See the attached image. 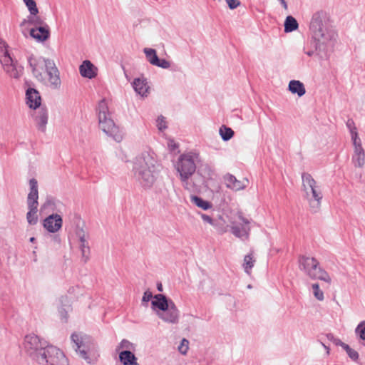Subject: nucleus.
Returning a JSON list of instances; mask_svg holds the SVG:
<instances>
[{
  "instance_id": "aec40b11",
  "label": "nucleus",
  "mask_w": 365,
  "mask_h": 365,
  "mask_svg": "<svg viewBox=\"0 0 365 365\" xmlns=\"http://www.w3.org/2000/svg\"><path fill=\"white\" fill-rule=\"evenodd\" d=\"M208 180L204 178L202 176L197 175V172L188 180L190 187L185 188L188 190H197L201 188L202 186L206 185Z\"/></svg>"
},
{
  "instance_id": "f3484780",
  "label": "nucleus",
  "mask_w": 365,
  "mask_h": 365,
  "mask_svg": "<svg viewBox=\"0 0 365 365\" xmlns=\"http://www.w3.org/2000/svg\"><path fill=\"white\" fill-rule=\"evenodd\" d=\"M79 72L81 76L92 79L97 76V68L89 61L85 60L79 66Z\"/></svg>"
},
{
  "instance_id": "de8ad7c7",
  "label": "nucleus",
  "mask_w": 365,
  "mask_h": 365,
  "mask_svg": "<svg viewBox=\"0 0 365 365\" xmlns=\"http://www.w3.org/2000/svg\"><path fill=\"white\" fill-rule=\"evenodd\" d=\"M351 137V140H352L354 147H355V146L359 147V146L361 145V141L360 138L359 137L357 132H352Z\"/></svg>"
},
{
  "instance_id": "1a4fd4ad",
  "label": "nucleus",
  "mask_w": 365,
  "mask_h": 365,
  "mask_svg": "<svg viewBox=\"0 0 365 365\" xmlns=\"http://www.w3.org/2000/svg\"><path fill=\"white\" fill-rule=\"evenodd\" d=\"M71 339L74 344L75 350L79 356L87 363L91 364L92 360L89 355L96 349L93 339L87 334L74 332L71 334Z\"/></svg>"
},
{
  "instance_id": "bf43d9fd",
  "label": "nucleus",
  "mask_w": 365,
  "mask_h": 365,
  "mask_svg": "<svg viewBox=\"0 0 365 365\" xmlns=\"http://www.w3.org/2000/svg\"><path fill=\"white\" fill-rule=\"evenodd\" d=\"M327 338L329 341H332V342H334V340H335V339H336V337H334V336L331 333H329V334H327Z\"/></svg>"
},
{
  "instance_id": "dca6fc26",
  "label": "nucleus",
  "mask_w": 365,
  "mask_h": 365,
  "mask_svg": "<svg viewBox=\"0 0 365 365\" xmlns=\"http://www.w3.org/2000/svg\"><path fill=\"white\" fill-rule=\"evenodd\" d=\"M38 108L35 115V121L36 122L38 129L44 133L48 119V110L46 106H40Z\"/></svg>"
},
{
  "instance_id": "ea45409f",
  "label": "nucleus",
  "mask_w": 365,
  "mask_h": 365,
  "mask_svg": "<svg viewBox=\"0 0 365 365\" xmlns=\"http://www.w3.org/2000/svg\"><path fill=\"white\" fill-rule=\"evenodd\" d=\"M312 289L314 296L319 301L324 300V292L319 289V285L318 283H314L312 284Z\"/></svg>"
},
{
  "instance_id": "ddd939ff",
  "label": "nucleus",
  "mask_w": 365,
  "mask_h": 365,
  "mask_svg": "<svg viewBox=\"0 0 365 365\" xmlns=\"http://www.w3.org/2000/svg\"><path fill=\"white\" fill-rule=\"evenodd\" d=\"M45 71L51 85L54 88H58L61 86L60 73L53 60L48 61Z\"/></svg>"
},
{
  "instance_id": "09e8293b",
  "label": "nucleus",
  "mask_w": 365,
  "mask_h": 365,
  "mask_svg": "<svg viewBox=\"0 0 365 365\" xmlns=\"http://www.w3.org/2000/svg\"><path fill=\"white\" fill-rule=\"evenodd\" d=\"M346 127L350 131V133L351 134L352 132H357L356 128L355 126L354 121L351 118H349L346 123Z\"/></svg>"
},
{
  "instance_id": "338daca9",
  "label": "nucleus",
  "mask_w": 365,
  "mask_h": 365,
  "mask_svg": "<svg viewBox=\"0 0 365 365\" xmlns=\"http://www.w3.org/2000/svg\"><path fill=\"white\" fill-rule=\"evenodd\" d=\"M22 34H23L25 36H26V35H27V34H26V32L24 30H23V31H22Z\"/></svg>"
},
{
  "instance_id": "4468645a",
  "label": "nucleus",
  "mask_w": 365,
  "mask_h": 365,
  "mask_svg": "<svg viewBox=\"0 0 365 365\" xmlns=\"http://www.w3.org/2000/svg\"><path fill=\"white\" fill-rule=\"evenodd\" d=\"M26 99L28 106L34 110L41 106V98L39 92L34 88H28L26 91Z\"/></svg>"
},
{
  "instance_id": "49530a36",
  "label": "nucleus",
  "mask_w": 365,
  "mask_h": 365,
  "mask_svg": "<svg viewBox=\"0 0 365 365\" xmlns=\"http://www.w3.org/2000/svg\"><path fill=\"white\" fill-rule=\"evenodd\" d=\"M188 344H189V341L187 339H183L182 340L181 344L178 348L179 351L181 354H186V353L187 352V350H188Z\"/></svg>"
},
{
  "instance_id": "c9c22d12",
  "label": "nucleus",
  "mask_w": 365,
  "mask_h": 365,
  "mask_svg": "<svg viewBox=\"0 0 365 365\" xmlns=\"http://www.w3.org/2000/svg\"><path fill=\"white\" fill-rule=\"evenodd\" d=\"M352 162L355 167H363L365 163V153L354 154L352 156Z\"/></svg>"
},
{
  "instance_id": "72a5a7b5",
  "label": "nucleus",
  "mask_w": 365,
  "mask_h": 365,
  "mask_svg": "<svg viewBox=\"0 0 365 365\" xmlns=\"http://www.w3.org/2000/svg\"><path fill=\"white\" fill-rule=\"evenodd\" d=\"M219 133H220V135L222 139L224 141H228L233 137V135L235 134V133L232 128H230L225 125H222L220 128Z\"/></svg>"
},
{
  "instance_id": "4d7b16f0",
  "label": "nucleus",
  "mask_w": 365,
  "mask_h": 365,
  "mask_svg": "<svg viewBox=\"0 0 365 365\" xmlns=\"http://www.w3.org/2000/svg\"><path fill=\"white\" fill-rule=\"evenodd\" d=\"M51 238H52V240L55 243H56V244H60L61 243V238H60L58 235H55L52 236Z\"/></svg>"
},
{
  "instance_id": "4be33fe9",
  "label": "nucleus",
  "mask_w": 365,
  "mask_h": 365,
  "mask_svg": "<svg viewBox=\"0 0 365 365\" xmlns=\"http://www.w3.org/2000/svg\"><path fill=\"white\" fill-rule=\"evenodd\" d=\"M119 360L123 365H139L136 356L130 350L121 351L119 353Z\"/></svg>"
},
{
  "instance_id": "864d4df0",
  "label": "nucleus",
  "mask_w": 365,
  "mask_h": 365,
  "mask_svg": "<svg viewBox=\"0 0 365 365\" xmlns=\"http://www.w3.org/2000/svg\"><path fill=\"white\" fill-rule=\"evenodd\" d=\"M219 234H223L227 232V227L219 221H217V226H213Z\"/></svg>"
},
{
  "instance_id": "603ef678",
  "label": "nucleus",
  "mask_w": 365,
  "mask_h": 365,
  "mask_svg": "<svg viewBox=\"0 0 365 365\" xmlns=\"http://www.w3.org/2000/svg\"><path fill=\"white\" fill-rule=\"evenodd\" d=\"M130 345H131V343L129 341H128L126 339H123L121 341V342L119 344V345L117 346L116 351H118L120 349H123V348L129 349Z\"/></svg>"
},
{
  "instance_id": "c03bdc74",
  "label": "nucleus",
  "mask_w": 365,
  "mask_h": 365,
  "mask_svg": "<svg viewBox=\"0 0 365 365\" xmlns=\"http://www.w3.org/2000/svg\"><path fill=\"white\" fill-rule=\"evenodd\" d=\"M154 66L166 69L170 66V63L165 58H158Z\"/></svg>"
},
{
  "instance_id": "6e6d98bb",
  "label": "nucleus",
  "mask_w": 365,
  "mask_h": 365,
  "mask_svg": "<svg viewBox=\"0 0 365 365\" xmlns=\"http://www.w3.org/2000/svg\"><path fill=\"white\" fill-rule=\"evenodd\" d=\"M363 154V153H364V150L362 148V145H360V146H355L354 147V154Z\"/></svg>"
},
{
  "instance_id": "0e129e2a",
  "label": "nucleus",
  "mask_w": 365,
  "mask_h": 365,
  "mask_svg": "<svg viewBox=\"0 0 365 365\" xmlns=\"http://www.w3.org/2000/svg\"><path fill=\"white\" fill-rule=\"evenodd\" d=\"M29 241H30L31 242H33V243H34V242L36 241V238H35L34 237H31L30 238Z\"/></svg>"
},
{
  "instance_id": "473e14b6",
  "label": "nucleus",
  "mask_w": 365,
  "mask_h": 365,
  "mask_svg": "<svg viewBox=\"0 0 365 365\" xmlns=\"http://www.w3.org/2000/svg\"><path fill=\"white\" fill-rule=\"evenodd\" d=\"M143 52L145 54L148 61L150 64L154 66V64L157 63V61L159 58V57L157 55L155 49L150 48H145Z\"/></svg>"
},
{
  "instance_id": "9b49d317",
  "label": "nucleus",
  "mask_w": 365,
  "mask_h": 365,
  "mask_svg": "<svg viewBox=\"0 0 365 365\" xmlns=\"http://www.w3.org/2000/svg\"><path fill=\"white\" fill-rule=\"evenodd\" d=\"M49 60V58L43 57L36 58L33 54L27 58L29 65L31 68L34 76L40 81H44L43 71L46 68L47 62Z\"/></svg>"
},
{
  "instance_id": "f03ea898",
  "label": "nucleus",
  "mask_w": 365,
  "mask_h": 365,
  "mask_svg": "<svg viewBox=\"0 0 365 365\" xmlns=\"http://www.w3.org/2000/svg\"><path fill=\"white\" fill-rule=\"evenodd\" d=\"M309 31L314 39L315 51H321L322 46L334 40L336 36L335 31L330 28L327 14L321 10L313 14L310 24Z\"/></svg>"
},
{
  "instance_id": "a19ab883",
  "label": "nucleus",
  "mask_w": 365,
  "mask_h": 365,
  "mask_svg": "<svg viewBox=\"0 0 365 365\" xmlns=\"http://www.w3.org/2000/svg\"><path fill=\"white\" fill-rule=\"evenodd\" d=\"M31 15L36 16L38 14V9L34 0H31L25 4Z\"/></svg>"
},
{
  "instance_id": "f704fd0d",
  "label": "nucleus",
  "mask_w": 365,
  "mask_h": 365,
  "mask_svg": "<svg viewBox=\"0 0 365 365\" xmlns=\"http://www.w3.org/2000/svg\"><path fill=\"white\" fill-rule=\"evenodd\" d=\"M255 262V260L251 253L245 256L243 267L246 273L250 274L251 269L254 267Z\"/></svg>"
},
{
  "instance_id": "c756f323",
  "label": "nucleus",
  "mask_w": 365,
  "mask_h": 365,
  "mask_svg": "<svg viewBox=\"0 0 365 365\" xmlns=\"http://www.w3.org/2000/svg\"><path fill=\"white\" fill-rule=\"evenodd\" d=\"M250 229L249 226H232L231 227L232 233L237 237L241 239H247Z\"/></svg>"
},
{
  "instance_id": "412c9836",
  "label": "nucleus",
  "mask_w": 365,
  "mask_h": 365,
  "mask_svg": "<svg viewBox=\"0 0 365 365\" xmlns=\"http://www.w3.org/2000/svg\"><path fill=\"white\" fill-rule=\"evenodd\" d=\"M30 192L28 194L27 202L32 204H38V182L35 178H31L29 180Z\"/></svg>"
},
{
  "instance_id": "37998d69",
  "label": "nucleus",
  "mask_w": 365,
  "mask_h": 365,
  "mask_svg": "<svg viewBox=\"0 0 365 365\" xmlns=\"http://www.w3.org/2000/svg\"><path fill=\"white\" fill-rule=\"evenodd\" d=\"M201 218L202 220L205 222L209 223L210 225L212 226H217V220L212 219L210 216L204 214V213H200Z\"/></svg>"
},
{
  "instance_id": "3c124183",
  "label": "nucleus",
  "mask_w": 365,
  "mask_h": 365,
  "mask_svg": "<svg viewBox=\"0 0 365 365\" xmlns=\"http://www.w3.org/2000/svg\"><path fill=\"white\" fill-rule=\"evenodd\" d=\"M14 63H15V61L12 59V58L9 54L6 53L4 58L3 61H2V65L4 66V68L5 69V67H7L8 65H11Z\"/></svg>"
},
{
  "instance_id": "8fccbe9b",
  "label": "nucleus",
  "mask_w": 365,
  "mask_h": 365,
  "mask_svg": "<svg viewBox=\"0 0 365 365\" xmlns=\"http://www.w3.org/2000/svg\"><path fill=\"white\" fill-rule=\"evenodd\" d=\"M226 2L228 7L232 10L237 8L241 4L240 0H226Z\"/></svg>"
},
{
  "instance_id": "69168bd1",
  "label": "nucleus",
  "mask_w": 365,
  "mask_h": 365,
  "mask_svg": "<svg viewBox=\"0 0 365 365\" xmlns=\"http://www.w3.org/2000/svg\"><path fill=\"white\" fill-rule=\"evenodd\" d=\"M322 345L324 346V347L325 348V349H327V353L329 354V347H327V346L326 345H324V344H322Z\"/></svg>"
},
{
  "instance_id": "e433bc0d",
  "label": "nucleus",
  "mask_w": 365,
  "mask_h": 365,
  "mask_svg": "<svg viewBox=\"0 0 365 365\" xmlns=\"http://www.w3.org/2000/svg\"><path fill=\"white\" fill-rule=\"evenodd\" d=\"M343 349L345 350V351L346 352L348 356L352 361L356 362L359 360V353L356 350L351 349L348 344L344 346V348Z\"/></svg>"
},
{
  "instance_id": "680f3d73",
  "label": "nucleus",
  "mask_w": 365,
  "mask_h": 365,
  "mask_svg": "<svg viewBox=\"0 0 365 365\" xmlns=\"http://www.w3.org/2000/svg\"><path fill=\"white\" fill-rule=\"evenodd\" d=\"M281 4H282V6H283V8L284 9H288L287 3L286 2V1H284V2H282Z\"/></svg>"
},
{
  "instance_id": "2eb2a0df",
  "label": "nucleus",
  "mask_w": 365,
  "mask_h": 365,
  "mask_svg": "<svg viewBox=\"0 0 365 365\" xmlns=\"http://www.w3.org/2000/svg\"><path fill=\"white\" fill-rule=\"evenodd\" d=\"M29 35L37 42H44L50 37V29L48 25L41 27H34L30 29Z\"/></svg>"
},
{
  "instance_id": "7c9ffc66",
  "label": "nucleus",
  "mask_w": 365,
  "mask_h": 365,
  "mask_svg": "<svg viewBox=\"0 0 365 365\" xmlns=\"http://www.w3.org/2000/svg\"><path fill=\"white\" fill-rule=\"evenodd\" d=\"M190 201L195 204L197 207L202 209L203 210H207L212 207V204L197 195H192L190 197Z\"/></svg>"
},
{
  "instance_id": "7ed1b4c3",
  "label": "nucleus",
  "mask_w": 365,
  "mask_h": 365,
  "mask_svg": "<svg viewBox=\"0 0 365 365\" xmlns=\"http://www.w3.org/2000/svg\"><path fill=\"white\" fill-rule=\"evenodd\" d=\"M151 307L156 312L158 317L165 322L177 324L179 322L180 311L174 302L163 294L154 295V300L151 301Z\"/></svg>"
},
{
  "instance_id": "a18cd8bd",
  "label": "nucleus",
  "mask_w": 365,
  "mask_h": 365,
  "mask_svg": "<svg viewBox=\"0 0 365 365\" xmlns=\"http://www.w3.org/2000/svg\"><path fill=\"white\" fill-rule=\"evenodd\" d=\"M151 299H154V296L150 290H146L142 298V304L145 305V304H147ZM145 306H147V304H145Z\"/></svg>"
},
{
  "instance_id": "4c0bfd02",
  "label": "nucleus",
  "mask_w": 365,
  "mask_h": 365,
  "mask_svg": "<svg viewBox=\"0 0 365 365\" xmlns=\"http://www.w3.org/2000/svg\"><path fill=\"white\" fill-rule=\"evenodd\" d=\"M355 333L359 338L365 341V320L361 322L355 329Z\"/></svg>"
},
{
  "instance_id": "a878e982",
  "label": "nucleus",
  "mask_w": 365,
  "mask_h": 365,
  "mask_svg": "<svg viewBox=\"0 0 365 365\" xmlns=\"http://www.w3.org/2000/svg\"><path fill=\"white\" fill-rule=\"evenodd\" d=\"M133 87L138 94L140 95L141 96H146L148 86H147V82L145 79H141L140 78H135L133 82Z\"/></svg>"
},
{
  "instance_id": "58836bf2",
  "label": "nucleus",
  "mask_w": 365,
  "mask_h": 365,
  "mask_svg": "<svg viewBox=\"0 0 365 365\" xmlns=\"http://www.w3.org/2000/svg\"><path fill=\"white\" fill-rule=\"evenodd\" d=\"M56 208L55 200L51 197H48L45 202L41 206V210L50 209L51 211H54Z\"/></svg>"
},
{
  "instance_id": "cd10ccee",
  "label": "nucleus",
  "mask_w": 365,
  "mask_h": 365,
  "mask_svg": "<svg viewBox=\"0 0 365 365\" xmlns=\"http://www.w3.org/2000/svg\"><path fill=\"white\" fill-rule=\"evenodd\" d=\"M5 71L12 78H19L23 72L24 67L19 66L17 61L5 67Z\"/></svg>"
},
{
  "instance_id": "20e7f679",
  "label": "nucleus",
  "mask_w": 365,
  "mask_h": 365,
  "mask_svg": "<svg viewBox=\"0 0 365 365\" xmlns=\"http://www.w3.org/2000/svg\"><path fill=\"white\" fill-rule=\"evenodd\" d=\"M97 110L99 125L102 130L116 142H120L123 140V133L111 119L105 99L98 103Z\"/></svg>"
},
{
  "instance_id": "b1692460",
  "label": "nucleus",
  "mask_w": 365,
  "mask_h": 365,
  "mask_svg": "<svg viewBox=\"0 0 365 365\" xmlns=\"http://www.w3.org/2000/svg\"><path fill=\"white\" fill-rule=\"evenodd\" d=\"M288 90L293 94H297L299 97H302L306 93L305 87L300 81L292 80L288 85Z\"/></svg>"
},
{
  "instance_id": "052dcab7",
  "label": "nucleus",
  "mask_w": 365,
  "mask_h": 365,
  "mask_svg": "<svg viewBox=\"0 0 365 365\" xmlns=\"http://www.w3.org/2000/svg\"><path fill=\"white\" fill-rule=\"evenodd\" d=\"M157 289L159 291V292H163V285L161 284V282H158L157 284Z\"/></svg>"
},
{
  "instance_id": "393cba45",
  "label": "nucleus",
  "mask_w": 365,
  "mask_h": 365,
  "mask_svg": "<svg viewBox=\"0 0 365 365\" xmlns=\"http://www.w3.org/2000/svg\"><path fill=\"white\" fill-rule=\"evenodd\" d=\"M29 211L26 213V220L29 225H34L38 222V204H32L27 202Z\"/></svg>"
},
{
  "instance_id": "39448f33",
  "label": "nucleus",
  "mask_w": 365,
  "mask_h": 365,
  "mask_svg": "<svg viewBox=\"0 0 365 365\" xmlns=\"http://www.w3.org/2000/svg\"><path fill=\"white\" fill-rule=\"evenodd\" d=\"M302 179L305 198L309 202L310 210L316 213L319 210L323 197L321 190L317 186V182L309 173H303Z\"/></svg>"
},
{
  "instance_id": "9d476101",
  "label": "nucleus",
  "mask_w": 365,
  "mask_h": 365,
  "mask_svg": "<svg viewBox=\"0 0 365 365\" xmlns=\"http://www.w3.org/2000/svg\"><path fill=\"white\" fill-rule=\"evenodd\" d=\"M43 361H38L41 365H68V361L64 353L55 346L49 345L41 356Z\"/></svg>"
},
{
  "instance_id": "f257e3e1",
  "label": "nucleus",
  "mask_w": 365,
  "mask_h": 365,
  "mask_svg": "<svg viewBox=\"0 0 365 365\" xmlns=\"http://www.w3.org/2000/svg\"><path fill=\"white\" fill-rule=\"evenodd\" d=\"M133 172L135 180L142 187L150 188L157 178V161L149 153H143L135 158Z\"/></svg>"
},
{
  "instance_id": "2f4dec72",
  "label": "nucleus",
  "mask_w": 365,
  "mask_h": 365,
  "mask_svg": "<svg viewBox=\"0 0 365 365\" xmlns=\"http://www.w3.org/2000/svg\"><path fill=\"white\" fill-rule=\"evenodd\" d=\"M299 24L292 16H287L284 23V30L286 33L292 32L298 29Z\"/></svg>"
},
{
  "instance_id": "6ab92c4d",
  "label": "nucleus",
  "mask_w": 365,
  "mask_h": 365,
  "mask_svg": "<svg viewBox=\"0 0 365 365\" xmlns=\"http://www.w3.org/2000/svg\"><path fill=\"white\" fill-rule=\"evenodd\" d=\"M61 307H58V314L61 321L66 323L68 319V312L71 310L70 301L67 296H61L59 299Z\"/></svg>"
},
{
  "instance_id": "a211bd4d",
  "label": "nucleus",
  "mask_w": 365,
  "mask_h": 365,
  "mask_svg": "<svg viewBox=\"0 0 365 365\" xmlns=\"http://www.w3.org/2000/svg\"><path fill=\"white\" fill-rule=\"evenodd\" d=\"M77 235L79 238L80 245L79 247L82 254V259L84 262H86L89 259L90 247L88 242L86 240L85 233L83 229L77 231Z\"/></svg>"
},
{
  "instance_id": "6e6552de",
  "label": "nucleus",
  "mask_w": 365,
  "mask_h": 365,
  "mask_svg": "<svg viewBox=\"0 0 365 365\" xmlns=\"http://www.w3.org/2000/svg\"><path fill=\"white\" fill-rule=\"evenodd\" d=\"M49 345L47 341L34 334H28L24 338V350L26 354L36 362L41 360L43 361L42 354Z\"/></svg>"
},
{
  "instance_id": "5701e85b",
  "label": "nucleus",
  "mask_w": 365,
  "mask_h": 365,
  "mask_svg": "<svg viewBox=\"0 0 365 365\" xmlns=\"http://www.w3.org/2000/svg\"><path fill=\"white\" fill-rule=\"evenodd\" d=\"M26 24L33 25L34 27H41L48 25L41 16L31 14L27 16V19H24L21 22L20 27L24 28Z\"/></svg>"
},
{
  "instance_id": "774afa93",
  "label": "nucleus",
  "mask_w": 365,
  "mask_h": 365,
  "mask_svg": "<svg viewBox=\"0 0 365 365\" xmlns=\"http://www.w3.org/2000/svg\"><path fill=\"white\" fill-rule=\"evenodd\" d=\"M279 1H280V4H281L282 2L285 1V0H279Z\"/></svg>"
},
{
  "instance_id": "13d9d810",
  "label": "nucleus",
  "mask_w": 365,
  "mask_h": 365,
  "mask_svg": "<svg viewBox=\"0 0 365 365\" xmlns=\"http://www.w3.org/2000/svg\"><path fill=\"white\" fill-rule=\"evenodd\" d=\"M239 219L245 225V226H248L250 224V221L245 218L242 215H240Z\"/></svg>"
},
{
  "instance_id": "0eeeda50",
  "label": "nucleus",
  "mask_w": 365,
  "mask_h": 365,
  "mask_svg": "<svg viewBox=\"0 0 365 365\" xmlns=\"http://www.w3.org/2000/svg\"><path fill=\"white\" fill-rule=\"evenodd\" d=\"M175 167L179 173L180 180L184 188L190 187L188 180L195 173L197 169L192 153H189L180 155Z\"/></svg>"
},
{
  "instance_id": "c85d7f7f",
  "label": "nucleus",
  "mask_w": 365,
  "mask_h": 365,
  "mask_svg": "<svg viewBox=\"0 0 365 365\" xmlns=\"http://www.w3.org/2000/svg\"><path fill=\"white\" fill-rule=\"evenodd\" d=\"M225 179L227 187L230 189L240 190L245 187V185L232 175L228 174Z\"/></svg>"
},
{
  "instance_id": "423d86ee",
  "label": "nucleus",
  "mask_w": 365,
  "mask_h": 365,
  "mask_svg": "<svg viewBox=\"0 0 365 365\" xmlns=\"http://www.w3.org/2000/svg\"><path fill=\"white\" fill-rule=\"evenodd\" d=\"M298 262L299 269L304 271L311 279L331 282L329 274L319 267V263L316 258L300 255Z\"/></svg>"
},
{
  "instance_id": "5fc2aeb1",
  "label": "nucleus",
  "mask_w": 365,
  "mask_h": 365,
  "mask_svg": "<svg viewBox=\"0 0 365 365\" xmlns=\"http://www.w3.org/2000/svg\"><path fill=\"white\" fill-rule=\"evenodd\" d=\"M336 346H340L343 349L344 348V346L346 345V344L344 343L341 341V339L336 338L335 340L333 342Z\"/></svg>"
},
{
  "instance_id": "e2e57ef3",
  "label": "nucleus",
  "mask_w": 365,
  "mask_h": 365,
  "mask_svg": "<svg viewBox=\"0 0 365 365\" xmlns=\"http://www.w3.org/2000/svg\"><path fill=\"white\" fill-rule=\"evenodd\" d=\"M314 51H309L306 52V54L309 56H312L314 55Z\"/></svg>"
},
{
  "instance_id": "79ce46f5",
  "label": "nucleus",
  "mask_w": 365,
  "mask_h": 365,
  "mask_svg": "<svg viewBox=\"0 0 365 365\" xmlns=\"http://www.w3.org/2000/svg\"><path fill=\"white\" fill-rule=\"evenodd\" d=\"M156 123H157V127H158V130L160 131H163L167 128L165 118L163 115H160L158 118V119L156 120Z\"/></svg>"
},
{
  "instance_id": "bb28decb",
  "label": "nucleus",
  "mask_w": 365,
  "mask_h": 365,
  "mask_svg": "<svg viewBox=\"0 0 365 365\" xmlns=\"http://www.w3.org/2000/svg\"><path fill=\"white\" fill-rule=\"evenodd\" d=\"M197 175L202 176L204 178L207 180L212 179L214 174V171L212 167L207 163L200 164L196 169Z\"/></svg>"
},
{
  "instance_id": "f8f14e48",
  "label": "nucleus",
  "mask_w": 365,
  "mask_h": 365,
  "mask_svg": "<svg viewBox=\"0 0 365 365\" xmlns=\"http://www.w3.org/2000/svg\"><path fill=\"white\" fill-rule=\"evenodd\" d=\"M63 225V219L58 214H51L43 221V227L51 233L58 232Z\"/></svg>"
}]
</instances>
